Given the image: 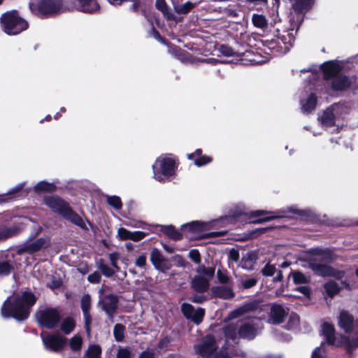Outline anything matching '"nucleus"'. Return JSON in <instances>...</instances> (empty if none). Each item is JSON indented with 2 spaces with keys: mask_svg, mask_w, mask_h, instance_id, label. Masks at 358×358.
<instances>
[{
  "mask_svg": "<svg viewBox=\"0 0 358 358\" xmlns=\"http://www.w3.org/2000/svg\"><path fill=\"white\" fill-rule=\"evenodd\" d=\"M36 301V296L29 291L23 292L15 298L9 297L2 305L1 315L5 318L14 317L19 321L26 320Z\"/></svg>",
  "mask_w": 358,
  "mask_h": 358,
  "instance_id": "1",
  "label": "nucleus"
},
{
  "mask_svg": "<svg viewBox=\"0 0 358 358\" xmlns=\"http://www.w3.org/2000/svg\"><path fill=\"white\" fill-rule=\"evenodd\" d=\"M338 325L348 336L342 337L341 344L348 352L358 347V320H355L352 315L346 311H341L338 319Z\"/></svg>",
  "mask_w": 358,
  "mask_h": 358,
  "instance_id": "2",
  "label": "nucleus"
},
{
  "mask_svg": "<svg viewBox=\"0 0 358 358\" xmlns=\"http://www.w3.org/2000/svg\"><path fill=\"white\" fill-rule=\"evenodd\" d=\"M334 258V254L329 250L315 249L312 252V257L309 264L310 268L317 275L322 276L341 277L340 272H337L331 266L317 262H324L331 261Z\"/></svg>",
  "mask_w": 358,
  "mask_h": 358,
  "instance_id": "3",
  "label": "nucleus"
},
{
  "mask_svg": "<svg viewBox=\"0 0 358 358\" xmlns=\"http://www.w3.org/2000/svg\"><path fill=\"white\" fill-rule=\"evenodd\" d=\"M177 168L176 159L170 155L159 157L152 165L154 178L159 182H165L175 175Z\"/></svg>",
  "mask_w": 358,
  "mask_h": 358,
  "instance_id": "4",
  "label": "nucleus"
},
{
  "mask_svg": "<svg viewBox=\"0 0 358 358\" xmlns=\"http://www.w3.org/2000/svg\"><path fill=\"white\" fill-rule=\"evenodd\" d=\"M217 345L213 336L208 335L199 344L194 345L195 352L203 358H230L226 351L215 352Z\"/></svg>",
  "mask_w": 358,
  "mask_h": 358,
  "instance_id": "5",
  "label": "nucleus"
},
{
  "mask_svg": "<svg viewBox=\"0 0 358 358\" xmlns=\"http://www.w3.org/2000/svg\"><path fill=\"white\" fill-rule=\"evenodd\" d=\"M184 231L191 233V238H204L207 237H217L224 234V232L207 233L210 229V224L199 221L192 222L182 226Z\"/></svg>",
  "mask_w": 358,
  "mask_h": 358,
  "instance_id": "6",
  "label": "nucleus"
},
{
  "mask_svg": "<svg viewBox=\"0 0 358 358\" xmlns=\"http://www.w3.org/2000/svg\"><path fill=\"white\" fill-rule=\"evenodd\" d=\"M36 318L41 326L53 329L60 320V314L55 308H47L38 310L36 313Z\"/></svg>",
  "mask_w": 358,
  "mask_h": 358,
  "instance_id": "7",
  "label": "nucleus"
},
{
  "mask_svg": "<svg viewBox=\"0 0 358 358\" xmlns=\"http://www.w3.org/2000/svg\"><path fill=\"white\" fill-rule=\"evenodd\" d=\"M275 29V36L280 38L283 44L292 45L295 39V35L299 27V24H278Z\"/></svg>",
  "mask_w": 358,
  "mask_h": 358,
  "instance_id": "8",
  "label": "nucleus"
},
{
  "mask_svg": "<svg viewBox=\"0 0 358 358\" xmlns=\"http://www.w3.org/2000/svg\"><path fill=\"white\" fill-rule=\"evenodd\" d=\"M62 9V0H41L38 3V12L41 17L61 13Z\"/></svg>",
  "mask_w": 358,
  "mask_h": 358,
  "instance_id": "9",
  "label": "nucleus"
},
{
  "mask_svg": "<svg viewBox=\"0 0 358 358\" xmlns=\"http://www.w3.org/2000/svg\"><path fill=\"white\" fill-rule=\"evenodd\" d=\"M41 338L45 348L51 352H59L66 344V338L59 334L42 333Z\"/></svg>",
  "mask_w": 358,
  "mask_h": 358,
  "instance_id": "10",
  "label": "nucleus"
},
{
  "mask_svg": "<svg viewBox=\"0 0 358 358\" xmlns=\"http://www.w3.org/2000/svg\"><path fill=\"white\" fill-rule=\"evenodd\" d=\"M50 245L49 238H39L37 240L31 242L30 241L22 244L17 250L18 255L23 253L34 254L42 249L48 248Z\"/></svg>",
  "mask_w": 358,
  "mask_h": 358,
  "instance_id": "11",
  "label": "nucleus"
},
{
  "mask_svg": "<svg viewBox=\"0 0 358 358\" xmlns=\"http://www.w3.org/2000/svg\"><path fill=\"white\" fill-rule=\"evenodd\" d=\"M260 320L256 317H247L246 320L240 325V338L252 339L257 334Z\"/></svg>",
  "mask_w": 358,
  "mask_h": 358,
  "instance_id": "12",
  "label": "nucleus"
},
{
  "mask_svg": "<svg viewBox=\"0 0 358 358\" xmlns=\"http://www.w3.org/2000/svg\"><path fill=\"white\" fill-rule=\"evenodd\" d=\"M182 312L185 317L193 321L196 324H199L203 320L204 316V310L201 308L194 309V308L189 303H184L181 307Z\"/></svg>",
  "mask_w": 358,
  "mask_h": 358,
  "instance_id": "13",
  "label": "nucleus"
},
{
  "mask_svg": "<svg viewBox=\"0 0 358 358\" xmlns=\"http://www.w3.org/2000/svg\"><path fill=\"white\" fill-rule=\"evenodd\" d=\"M117 297L112 294L103 296L99 301V304L101 306L102 310L106 312L111 320H113L117 309Z\"/></svg>",
  "mask_w": 358,
  "mask_h": 358,
  "instance_id": "14",
  "label": "nucleus"
},
{
  "mask_svg": "<svg viewBox=\"0 0 358 358\" xmlns=\"http://www.w3.org/2000/svg\"><path fill=\"white\" fill-rule=\"evenodd\" d=\"M289 313V309L279 304L272 305L269 313L268 322L273 324L282 323Z\"/></svg>",
  "mask_w": 358,
  "mask_h": 358,
  "instance_id": "15",
  "label": "nucleus"
},
{
  "mask_svg": "<svg viewBox=\"0 0 358 358\" xmlns=\"http://www.w3.org/2000/svg\"><path fill=\"white\" fill-rule=\"evenodd\" d=\"M150 261L155 268L164 272L171 267V264L157 248H153L150 253Z\"/></svg>",
  "mask_w": 358,
  "mask_h": 358,
  "instance_id": "16",
  "label": "nucleus"
},
{
  "mask_svg": "<svg viewBox=\"0 0 358 358\" xmlns=\"http://www.w3.org/2000/svg\"><path fill=\"white\" fill-rule=\"evenodd\" d=\"M259 303L256 301L250 302L244 304L238 308L234 310L229 314L228 318L230 320L237 318L252 313L257 310Z\"/></svg>",
  "mask_w": 358,
  "mask_h": 358,
  "instance_id": "17",
  "label": "nucleus"
},
{
  "mask_svg": "<svg viewBox=\"0 0 358 358\" xmlns=\"http://www.w3.org/2000/svg\"><path fill=\"white\" fill-rule=\"evenodd\" d=\"M45 203L54 212L58 213L62 215L69 206L64 200L57 196H49L45 198Z\"/></svg>",
  "mask_w": 358,
  "mask_h": 358,
  "instance_id": "18",
  "label": "nucleus"
},
{
  "mask_svg": "<svg viewBox=\"0 0 358 358\" xmlns=\"http://www.w3.org/2000/svg\"><path fill=\"white\" fill-rule=\"evenodd\" d=\"M212 278H208V276L201 275H195L191 282L192 289L200 293L206 292L210 287V280Z\"/></svg>",
  "mask_w": 358,
  "mask_h": 358,
  "instance_id": "19",
  "label": "nucleus"
},
{
  "mask_svg": "<svg viewBox=\"0 0 358 358\" xmlns=\"http://www.w3.org/2000/svg\"><path fill=\"white\" fill-rule=\"evenodd\" d=\"M324 76L326 79L335 78L342 69L341 63L339 62L330 61L325 62L322 66Z\"/></svg>",
  "mask_w": 358,
  "mask_h": 358,
  "instance_id": "20",
  "label": "nucleus"
},
{
  "mask_svg": "<svg viewBox=\"0 0 358 358\" xmlns=\"http://www.w3.org/2000/svg\"><path fill=\"white\" fill-rule=\"evenodd\" d=\"M78 10L80 12L94 14L99 10L100 6L96 0H76Z\"/></svg>",
  "mask_w": 358,
  "mask_h": 358,
  "instance_id": "21",
  "label": "nucleus"
},
{
  "mask_svg": "<svg viewBox=\"0 0 358 358\" xmlns=\"http://www.w3.org/2000/svg\"><path fill=\"white\" fill-rule=\"evenodd\" d=\"M353 82L352 78L344 75H340L333 78L331 82L332 89L334 90H343L349 87Z\"/></svg>",
  "mask_w": 358,
  "mask_h": 358,
  "instance_id": "22",
  "label": "nucleus"
},
{
  "mask_svg": "<svg viewBox=\"0 0 358 358\" xmlns=\"http://www.w3.org/2000/svg\"><path fill=\"white\" fill-rule=\"evenodd\" d=\"M329 108L337 121L345 119L350 113V108L345 103H334Z\"/></svg>",
  "mask_w": 358,
  "mask_h": 358,
  "instance_id": "23",
  "label": "nucleus"
},
{
  "mask_svg": "<svg viewBox=\"0 0 358 358\" xmlns=\"http://www.w3.org/2000/svg\"><path fill=\"white\" fill-rule=\"evenodd\" d=\"M155 6L167 21L175 20L176 16L167 5L166 0H156Z\"/></svg>",
  "mask_w": 358,
  "mask_h": 358,
  "instance_id": "24",
  "label": "nucleus"
},
{
  "mask_svg": "<svg viewBox=\"0 0 358 358\" xmlns=\"http://www.w3.org/2000/svg\"><path fill=\"white\" fill-rule=\"evenodd\" d=\"M1 29L9 36L17 35L28 29V24H1Z\"/></svg>",
  "mask_w": 358,
  "mask_h": 358,
  "instance_id": "25",
  "label": "nucleus"
},
{
  "mask_svg": "<svg viewBox=\"0 0 358 358\" xmlns=\"http://www.w3.org/2000/svg\"><path fill=\"white\" fill-rule=\"evenodd\" d=\"M240 325L237 323L229 322L224 328V334L227 340L236 341L240 338L239 336Z\"/></svg>",
  "mask_w": 358,
  "mask_h": 358,
  "instance_id": "26",
  "label": "nucleus"
},
{
  "mask_svg": "<svg viewBox=\"0 0 358 358\" xmlns=\"http://www.w3.org/2000/svg\"><path fill=\"white\" fill-rule=\"evenodd\" d=\"M212 293L215 297L222 299H230L235 295L231 288L224 286L213 287L212 288Z\"/></svg>",
  "mask_w": 358,
  "mask_h": 358,
  "instance_id": "27",
  "label": "nucleus"
},
{
  "mask_svg": "<svg viewBox=\"0 0 358 358\" xmlns=\"http://www.w3.org/2000/svg\"><path fill=\"white\" fill-rule=\"evenodd\" d=\"M322 332L329 345H338L334 336V327L329 323H324L322 326Z\"/></svg>",
  "mask_w": 358,
  "mask_h": 358,
  "instance_id": "28",
  "label": "nucleus"
},
{
  "mask_svg": "<svg viewBox=\"0 0 358 358\" xmlns=\"http://www.w3.org/2000/svg\"><path fill=\"white\" fill-rule=\"evenodd\" d=\"M315 3V0H294V10L298 13L309 11Z\"/></svg>",
  "mask_w": 358,
  "mask_h": 358,
  "instance_id": "29",
  "label": "nucleus"
},
{
  "mask_svg": "<svg viewBox=\"0 0 358 358\" xmlns=\"http://www.w3.org/2000/svg\"><path fill=\"white\" fill-rule=\"evenodd\" d=\"M187 157L194 161L195 165L198 166H203L210 163L212 160L210 157L201 155V150L198 149L194 153L189 154Z\"/></svg>",
  "mask_w": 358,
  "mask_h": 358,
  "instance_id": "30",
  "label": "nucleus"
},
{
  "mask_svg": "<svg viewBox=\"0 0 358 358\" xmlns=\"http://www.w3.org/2000/svg\"><path fill=\"white\" fill-rule=\"evenodd\" d=\"M273 214H274V213L271 212V211H266V210H255V211L251 212L250 217H262L266 215H271L270 216H267L265 217H260L257 220H254L253 222L255 223H262V222H267V221L275 219L277 217H281V215H273Z\"/></svg>",
  "mask_w": 358,
  "mask_h": 358,
  "instance_id": "31",
  "label": "nucleus"
},
{
  "mask_svg": "<svg viewBox=\"0 0 358 358\" xmlns=\"http://www.w3.org/2000/svg\"><path fill=\"white\" fill-rule=\"evenodd\" d=\"M319 120L324 127H331L336 124L337 120L334 117L331 109L327 108L319 117Z\"/></svg>",
  "mask_w": 358,
  "mask_h": 358,
  "instance_id": "32",
  "label": "nucleus"
},
{
  "mask_svg": "<svg viewBox=\"0 0 358 358\" xmlns=\"http://www.w3.org/2000/svg\"><path fill=\"white\" fill-rule=\"evenodd\" d=\"M0 22H27L19 15L16 10H12L3 14Z\"/></svg>",
  "mask_w": 358,
  "mask_h": 358,
  "instance_id": "33",
  "label": "nucleus"
},
{
  "mask_svg": "<svg viewBox=\"0 0 358 358\" xmlns=\"http://www.w3.org/2000/svg\"><path fill=\"white\" fill-rule=\"evenodd\" d=\"M62 216L65 219L71 221L72 223H73L79 227H83L85 225V223H84V221L83 220V219L78 214H76L75 212H73L69 206L67 208V209L64 213Z\"/></svg>",
  "mask_w": 358,
  "mask_h": 358,
  "instance_id": "34",
  "label": "nucleus"
},
{
  "mask_svg": "<svg viewBox=\"0 0 358 358\" xmlns=\"http://www.w3.org/2000/svg\"><path fill=\"white\" fill-rule=\"evenodd\" d=\"M141 3L140 0H134L133 3L130 7V10L137 14L140 13L143 15L149 22H152L150 19L151 16V12L147 11L145 8H141Z\"/></svg>",
  "mask_w": 358,
  "mask_h": 358,
  "instance_id": "35",
  "label": "nucleus"
},
{
  "mask_svg": "<svg viewBox=\"0 0 358 358\" xmlns=\"http://www.w3.org/2000/svg\"><path fill=\"white\" fill-rule=\"evenodd\" d=\"M175 11L178 14H187L195 7V3L187 1L184 4H179L178 2L172 1Z\"/></svg>",
  "mask_w": 358,
  "mask_h": 358,
  "instance_id": "36",
  "label": "nucleus"
},
{
  "mask_svg": "<svg viewBox=\"0 0 358 358\" xmlns=\"http://www.w3.org/2000/svg\"><path fill=\"white\" fill-rule=\"evenodd\" d=\"M316 102V96L313 94H311L306 100L305 103L302 101H301L302 110L307 113L313 111L315 108Z\"/></svg>",
  "mask_w": 358,
  "mask_h": 358,
  "instance_id": "37",
  "label": "nucleus"
},
{
  "mask_svg": "<svg viewBox=\"0 0 358 358\" xmlns=\"http://www.w3.org/2000/svg\"><path fill=\"white\" fill-rule=\"evenodd\" d=\"M255 255L252 252H247L241 259V265L243 268L250 270L253 268Z\"/></svg>",
  "mask_w": 358,
  "mask_h": 358,
  "instance_id": "38",
  "label": "nucleus"
},
{
  "mask_svg": "<svg viewBox=\"0 0 358 358\" xmlns=\"http://www.w3.org/2000/svg\"><path fill=\"white\" fill-rule=\"evenodd\" d=\"M18 228L16 227H0V241L8 238L13 236H15L18 233Z\"/></svg>",
  "mask_w": 358,
  "mask_h": 358,
  "instance_id": "39",
  "label": "nucleus"
},
{
  "mask_svg": "<svg viewBox=\"0 0 358 358\" xmlns=\"http://www.w3.org/2000/svg\"><path fill=\"white\" fill-rule=\"evenodd\" d=\"M75 327V320L71 317H67L62 321L61 329L64 334H69L74 329Z\"/></svg>",
  "mask_w": 358,
  "mask_h": 358,
  "instance_id": "40",
  "label": "nucleus"
},
{
  "mask_svg": "<svg viewBox=\"0 0 358 358\" xmlns=\"http://www.w3.org/2000/svg\"><path fill=\"white\" fill-rule=\"evenodd\" d=\"M101 348L99 345H91L85 352L87 358H100Z\"/></svg>",
  "mask_w": 358,
  "mask_h": 358,
  "instance_id": "41",
  "label": "nucleus"
},
{
  "mask_svg": "<svg viewBox=\"0 0 358 358\" xmlns=\"http://www.w3.org/2000/svg\"><path fill=\"white\" fill-rule=\"evenodd\" d=\"M326 293L331 297L336 295L340 290L338 284L334 281H329L324 285Z\"/></svg>",
  "mask_w": 358,
  "mask_h": 358,
  "instance_id": "42",
  "label": "nucleus"
},
{
  "mask_svg": "<svg viewBox=\"0 0 358 358\" xmlns=\"http://www.w3.org/2000/svg\"><path fill=\"white\" fill-rule=\"evenodd\" d=\"M55 189V186L53 184L48 183L44 181L39 182L34 187V191L36 192H52Z\"/></svg>",
  "mask_w": 358,
  "mask_h": 358,
  "instance_id": "43",
  "label": "nucleus"
},
{
  "mask_svg": "<svg viewBox=\"0 0 358 358\" xmlns=\"http://www.w3.org/2000/svg\"><path fill=\"white\" fill-rule=\"evenodd\" d=\"M70 348L73 351H79L83 345V338L79 335H75L69 341Z\"/></svg>",
  "mask_w": 358,
  "mask_h": 358,
  "instance_id": "44",
  "label": "nucleus"
},
{
  "mask_svg": "<svg viewBox=\"0 0 358 358\" xmlns=\"http://www.w3.org/2000/svg\"><path fill=\"white\" fill-rule=\"evenodd\" d=\"M257 283V279L255 277L242 278L241 280V286L243 289H250L255 286Z\"/></svg>",
  "mask_w": 358,
  "mask_h": 358,
  "instance_id": "45",
  "label": "nucleus"
},
{
  "mask_svg": "<svg viewBox=\"0 0 358 358\" xmlns=\"http://www.w3.org/2000/svg\"><path fill=\"white\" fill-rule=\"evenodd\" d=\"M97 267L101 271V272L106 277L112 276L115 271L113 268H110L108 266L106 265L103 260L100 259L97 263Z\"/></svg>",
  "mask_w": 358,
  "mask_h": 358,
  "instance_id": "46",
  "label": "nucleus"
},
{
  "mask_svg": "<svg viewBox=\"0 0 358 358\" xmlns=\"http://www.w3.org/2000/svg\"><path fill=\"white\" fill-rule=\"evenodd\" d=\"M113 335L117 341H122L124 336V327L121 324H115Z\"/></svg>",
  "mask_w": 358,
  "mask_h": 358,
  "instance_id": "47",
  "label": "nucleus"
},
{
  "mask_svg": "<svg viewBox=\"0 0 358 358\" xmlns=\"http://www.w3.org/2000/svg\"><path fill=\"white\" fill-rule=\"evenodd\" d=\"M164 233L170 238L174 240H180L182 235L180 232L177 231L173 227L168 226L164 228Z\"/></svg>",
  "mask_w": 358,
  "mask_h": 358,
  "instance_id": "48",
  "label": "nucleus"
},
{
  "mask_svg": "<svg viewBox=\"0 0 358 358\" xmlns=\"http://www.w3.org/2000/svg\"><path fill=\"white\" fill-rule=\"evenodd\" d=\"M107 202L116 210L121 209L122 206L120 198L117 196H107Z\"/></svg>",
  "mask_w": 358,
  "mask_h": 358,
  "instance_id": "49",
  "label": "nucleus"
},
{
  "mask_svg": "<svg viewBox=\"0 0 358 358\" xmlns=\"http://www.w3.org/2000/svg\"><path fill=\"white\" fill-rule=\"evenodd\" d=\"M197 272L201 275L208 276V278H213L215 274V268L211 267L206 268L205 266H202L197 268Z\"/></svg>",
  "mask_w": 358,
  "mask_h": 358,
  "instance_id": "50",
  "label": "nucleus"
},
{
  "mask_svg": "<svg viewBox=\"0 0 358 358\" xmlns=\"http://www.w3.org/2000/svg\"><path fill=\"white\" fill-rule=\"evenodd\" d=\"M292 278L294 282L296 284L306 283L309 280L307 276L300 272L292 273Z\"/></svg>",
  "mask_w": 358,
  "mask_h": 358,
  "instance_id": "51",
  "label": "nucleus"
},
{
  "mask_svg": "<svg viewBox=\"0 0 358 358\" xmlns=\"http://www.w3.org/2000/svg\"><path fill=\"white\" fill-rule=\"evenodd\" d=\"M23 187H24V184L21 183V184L16 185L15 187L12 188L11 189H10L7 194L0 195V203H1L3 201H6L8 200L7 197L8 195H13V194L18 192L19 191L22 189Z\"/></svg>",
  "mask_w": 358,
  "mask_h": 358,
  "instance_id": "52",
  "label": "nucleus"
},
{
  "mask_svg": "<svg viewBox=\"0 0 358 358\" xmlns=\"http://www.w3.org/2000/svg\"><path fill=\"white\" fill-rule=\"evenodd\" d=\"M324 345V343L322 342L319 347L313 350L312 358H325Z\"/></svg>",
  "mask_w": 358,
  "mask_h": 358,
  "instance_id": "53",
  "label": "nucleus"
},
{
  "mask_svg": "<svg viewBox=\"0 0 358 358\" xmlns=\"http://www.w3.org/2000/svg\"><path fill=\"white\" fill-rule=\"evenodd\" d=\"M91 299L90 295L85 294L81 300V308L83 313L90 312Z\"/></svg>",
  "mask_w": 358,
  "mask_h": 358,
  "instance_id": "54",
  "label": "nucleus"
},
{
  "mask_svg": "<svg viewBox=\"0 0 358 358\" xmlns=\"http://www.w3.org/2000/svg\"><path fill=\"white\" fill-rule=\"evenodd\" d=\"M13 268L12 265L8 262H0V275H8Z\"/></svg>",
  "mask_w": 358,
  "mask_h": 358,
  "instance_id": "55",
  "label": "nucleus"
},
{
  "mask_svg": "<svg viewBox=\"0 0 358 358\" xmlns=\"http://www.w3.org/2000/svg\"><path fill=\"white\" fill-rule=\"evenodd\" d=\"M276 271V268L275 265L271 264L268 263L266 266L262 269V273L265 276H271Z\"/></svg>",
  "mask_w": 358,
  "mask_h": 358,
  "instance_id": "56",
  "label": "nucleus"
},
{
  "mask_svg": "<svg viewBox=\"0 0 358 358\" xmlns=\"http://www.w3.org/2000/svg\"><path fill=\"white\" fill-rule=\"evenodd\" d=\"M218 50L224 56L230 57L235 55V51L228 45H222L219 47Z\"/></svg>",
  "mask_w": 358,
  "mask_h": 358,
  "instance_id": "57",
  "label": "nucleus"
},
{
  "mask_svg": "<svg viewBox=\"0 0 358 358\" xmlns=\"http://www.w3.org/2000/svg\"><path fill=\"white\" fill-rule=\"evenodd\" d=\"M131 351L129 348H120L117 352V358H130Z\"/></svg>",
  "mask_w": 358,
  "mask_h": 358,
  "instance_id": "58",
  "label": "nucleus"
},
{
  "mask_svg": "<svg viewBox=\"0 0 358 358\" xmlns=\"http://www.w3.org/2000/svg\"><path fill=\"white\" fill-rule=\"evenodd\" d=\"M217 276L220 282L224 284L229 282V278L226 271L218 269L217 272Z\"/></svg>",
  "mask_w": 358,
  "mask_h": 358,
  "instance_id": "59",
  "label": "nucleus"
},
{
  "mask_svg": "<svg viewBox=\"0 0 358 358\" xmlns=\"http://www.w3.org/2000/svg\"><path fill=\"white\" fill-rule=\"evenodd\" d=\"M148 235L143 231H131L130 240L133 241H138L144 238Z\"/></svg>",
  "mask_w": 358,
  "mask_h": 358,
  "instance_id": "60",
  "label": "nucleus"
},
{
  "mask_svg": "<svg viewBox=\"0 0 358 358\" xmlns=\"http://www.w3.org/2000/svg\"><path fill=\"white\" fill-rule=\"evenodd\" d=\"M131 231L121 227L117 231V236L121 240H130Z\"/></svg>",
  "mask_w": 358,
  "mask_h": 358,
  "instance_id": "61",
  "label": "nucleus"
},
{
  "mask_svg": "<svg viewBox=\"0 0 358 358\" xmlns=\"http://www.w3.org/2000/svg\"><path fill=\"white\" fill-rule=\"evenodd\" d=\"M119 259H120V255L117 252L110 253L109 255V259H110V264L113 266V267L115 269L116 271H118L120 269L117 264V261Z\"/></svg>",
  "mask_w": 358,
  "mask_h": 358,
  "instance_id": "62",
  "label": "nucleus"
},
{
  "mask_svg": "<svg viewBox=\"0 0 358 358\" xmlns=\"http://www.w3.org/2000/svg\"><path fill=\"white\" fill-rule=\"evenodd\" d=\"M83 316L85 319V328L87 331L88 336H90V324L92 322V318L90 314V312L83 313Z\"/></svg>",
  "mask_w": 358,
  "mask_h": 358,
  "instance_id": "63",
  "label": "nucleus"
},
{
  "mask_svg": "<svg viewBox=\"0 0 358 358\" xmlns=\"http://www.w3.org/2000/svg\"><path fill=\"white\" fill-rule=\"evenodd\" d=\"M189 257L196 264H199L201 262L200 254L196 250H190L189 252Z\"/></svg>",
  "mask_w": 358,
  "mask_h": 358,
  "instance_id": "64",
  "label": "nucleus"
}]
</instances>
